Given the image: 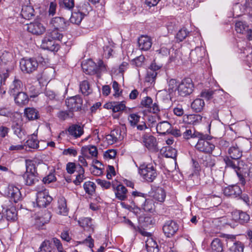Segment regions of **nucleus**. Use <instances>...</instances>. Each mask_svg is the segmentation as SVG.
I'll list each match as a JSON object with an SVG mask.
<instances>
[{"instance_id":"nucleus-1","label":"nucleus","mask_w":252,"mask_h":252,"mask_svg":"<svg viewBox=\"0 0 252 252\" xmlns=\"http://www.w3.org/2000/svg\"><path fill=\"white\" fill-rule=\"evenodd\" d=\"M161 66L157 65L155 63H153L148 69L147 75L145 77L144 85L146 87L144 89L143 93H148L154 94L155 89L150 87L155 83V81L157 75V71L159 70Z\"/></svg>"},{"instance_id":"nucleus-2","label":"nucleus","mask_w":252,"mask_h":252,"mask_svg":"<svg viewBox=\"0 0 252 252\" xmlns=\"http://www.w3.org/2000/svg\"><path fill=\"white\" fill-rule=\"evenodd\" d=\"M194 136L198 138L195 146L197 150L205 154H211L214 150L215 146L210 141L209 135L201 133H196Z\"/></svg>"},{"instance_id":"nucleus-3","label":"nucleus","mask_w":252,"mask_h":252,"mask_svg":"<svg viewBox=\"0 0 252 252\" xmlns=\"http://www.w3.org/2000/svg\"><path fill=\"white\" fill-rule=\"evenodd\" d=\"M132 195L134 197V201L142 209L146 212H152L154 210V201L152 199L146 198L147 194L137 191H134L132 192Z\"/></svg>"},{"instance_id":"nucleus-4","label":"nucleus","mask_w":252,"mask_h":252,"mask_svg":"<svg viewBox=\"0 0 252 252\" xmlns=\"http://www.w3.org/2000/svg\"><path fill=\"white\" fill-rule=\"evenodd\" d=\"M82 68L84 72L89 75L98 74L106 69L105 65L101 60H99L96 64L92 60H88L82 63Z\"/></svg>"},{"instance_id":"nucleus-5","label":"nucleus","mask_w":252,"mask_h":252,"mask_svg":"<svg viewBox=\"0 0 252 252\" xmlns=\"http://www.w3.org/2000/svg\"><path fill=\"white\" fill-rule=\"evenodd\" d=\"M139 173L148 182H153L158 175L156 167L152 164H143L140 165Z\"/></svg>"},{"instance_id":"nucleus-6","label":"nucleus","mask_w":252,"mask_h":252,"mask_svg":"<svg viewBox=\"0 0 252 252\" xmlns=\"http://www.w3.org/2000/svg\"><path fill=\"white\" fill-rule=\"evenodd\" d=\"M223 161L225 163L226 167H229L235 170L239 179L240 184L243 186H245L246 181L243 175L241 174V168L239 167L240 162L239 159H234L230 157L225 156L223 158Z\"/></svg>"},{"instance_id":"nucleus-7","label":"nucleus","mask_w":252,"mask_h":252,"mask_svg":"<svg viewBox=\"0 0 252 252\" xmlns=\"http://www.w3.org/2000/svg\"><path fill=\"white\" fill-rule=\"evenodd\" d=\"M20 66L23 72L30 74L37 69L38 63L35 58H23L20 61Z\"/></svg>"},{"instance_id":"nucleus-8","label":"nucleus","mask_w":252,"mask_h":252,"mask_svg":"<svg viewBox=\"0 0 252 252\" xmlns=\"http://www.w3.org/2000/svg\"><path fill=\"white\" fill-rule=\"evenodd\" d=\"M52 198L49 194L48 190L42 189L37 191L36 194V203L39 207H46L52 201Z\"/></svg>"},{"instance_id":"nucleus-9","label":"nucleus","mask_w":252,"mask_h":252,"mask_svg":"<svg viewBox=\"0 0 252 252\" xmlns=\"http://www.w3.org/2000/svg\"><path fill=\"white\" fill-rule=\"evenodd\" d=\"M142 143L149 151L157 152L158 151V143L156 138L150 133H145L142 137Z\"/></svg>"},{"instance_id":"nucleus-10","label":"nucleus","mask_w":252,"mask_h":252,"mask_svg":"<svg viewBox=\"0 0 252 252\" xmlns=\"http://www.w3.org/2000/svg\"><path fill=\"white\" fill-rule=\"evenodd\" d=\"M65 103L69 110L73 112L81 109L82 99L79 95H73L66 98Z\"/></svg>"},{"instance_id":"nucleus-11","label":"nucleus","mask_w":252,"mask_h":252,"mask_svg":"<svg viewBox=\"0 0 252 252\" xmlns=\"http://www.w3.org/2000/svg\"><path fill=\"white\" fill-rule=\"evenodd\" d=\"M193 88L192 80L189 78H185L179 84L178 94H191Z\"/></svg>"},{"instance_id":"nucleus-12","label":"nucleus","mask_w":252,"mask_h":252,"mask_svg":"<svg viewBox=\"0 0 252 252\" xmlns=\"http://www.w3.org/2000/svg\"><path fill=\"white\" fill-rule=\"evenodd\" d=\"M225 238L227 240V245H230V243H233V245L230 246L229 249L232 252H243L244 244L240 241H235V236L232 235H226Z\"/></svg>"},{"instance_id":"nucleus-13","label":"nucleus","mask_w":252,"mask_h":252,"mask_svg":"<svg viewBox=\"0 0 252 252\" xmlns=\"http://www.w3.org/2000/svg\"><path fill=\"white\" fill-rule=\"evenodd\" d=\"M5 195L9 197L11 201L16 203L21 198V193L18 188L14 185H9L5 192Z\"/></svg>"},{"instance_id":"nucleus-14","label":"nucleus","mask_w":252,"mask_h":252,"mask_svg":"<svg viewBox=\"0 0 252 252\" xmlns=\"http://www.w3.org/2000/svg\"><path fill=\"white\" fill-rule=\"evenodd\" d=\"M27 30L33 34L41 35L45 32L46 28L42 24L35 21L27 25Z\"/></svg>"},{"instance_id":"nucleus-15","label":"nucleus","mask_w":252,"mask_h":252,"mask_svg":"<svg viewBox=\"0 0 252 252\" xmlns=\"http://www.w3.org/2000/svg\"><path fill=\"white\" fill-rule=\"evenodd\" d=\"M164 234L167 237L173 236L178 230L177 223L173 220L167 221L162 227Z\"/></svg>"},{"instance_id":"nucleus-16","label":"nucleus","mask_w":252,"mask_h":252,"mask_svg":"<svg viewBox=\"0 0 252 252\" xmlns=\"http://www.w3.org/2000/svg\"><path fill=\"white\" fill-rule=\"evenodd\" d=\"M235 30L238 33L245 35L249 40H252V30L243 22L238 21L236 23Z\"/></svg>"},{"instance_id":"nucleus-17","label":"nucleus","mask_w":252,"mask_h":252,"mask_svg":"<svg viewBox=\"0 0 252 252\" xmlns=\"http://www.w3.org/2000/svg\"><path fill=\"white\" fill-rule=\"evenodd\" d=\"M41 47L43 49L51 51H58L59 49V46L58 44H55V40L47 34H46L42 40Z\"/></svg>"},{"instance_id":"nucleus-18","label":"nucleus","mask_w":252,"mask_h":252,"mask_svg":"<svg viewBox=\"0 0 252 252\" xmlns=\"http://www.w3.org/2000/svg\"><path fill=\"white\" fill-rule=\"evenodd\" d=\"M140 104L142 107L147 108L150 112L156 113L159 111L158 105L156 103L153 104L152 99L148 96L143 98Z\"/></svg>"},{"instance_id":"nucleus-19","label":"nucleus","mask_w":252,"mask_h":252,"mask_svg":"<svg viewBox=\"0 0 252 252\" xmlns=\"http://www.w3.org/2000/svg\"><path fill=\"white\" fill-rule=\"evenodd\" d=\"M67 131L70 135L77 139L80 137L83 134V126L79 124H72L68 127Z\"/></svg>"},{"instance_id":"nucleus-20","label":"nucleus","mask_w":252,"mask_h":252,"mask_svg":"<svg viewBox=\"0 0 252 252\" xmlns=\"http://www.w3.org/2000/svg\"><path fill=\"white\" fill-rule=\"evenodd\" d=\"M104 107L107 109H112L113 112L116 113L123 111L126 108V104L125 101H111L105 103Z\"/></svg>"},{"instance_id":"nucleus-21","label":"nucleus","mask_w":252,"mask_h":252,"mask_svg":"<svg viewBox=\"0 0 252 252\" xmlns=\"http://www.w3.org/2000/svg\"><path fill=\"white\" fill-rule=\"evenodd\" d=\"M223 193L226 196L237 197L242 194V190L237 185L229 186L224 189Z\"/></svg>"},{"instance_id":"nucleus-22","label":"nucleus","mask_w":252,"mask_h":252,"mask_svg":"<svg viewBox=\"0 0 252 252\" xmlns=\"http://www.w3.org/2000/svg\"><path fill=\"white\" fill-rule=\"evenodd\" d=\"M139 48L141 50L148 51L152 45L151 39L147 35H141L138 39Z\"/></svg>"},{"instance_id":"nucleus-23","label":"nucleus","mask_w":252,"mask_h":252,"mask_svg":"<svg viewBox=\"0 0 252 252\" xmlns=\"http://www.w3.org/2000/svg\"><path fill=\"white\" fill-rule=\"evenodd\" d=\"M50 24L54 29H60L61 31L66 29L67 27L66 22L65 19L61 17H56L51 20Z\"/></svg>"},{"instance_id":"nucleus-24","label":"nucleus","mask_w":252,"mask_h":252,"mask_svg":"<svg viewBox=\"0 0 252 252\" xmlns=\"http://www.w3.org/2000/svg\"><path fill=\"white\" fill-rule=\"evenodd\" d=\"M9 93L11 94H27V93L24 92L23 84L20 80H15L13 84L11 86Z\"/></svg>"},{"instance_id":"nucleus-25","label":"nucleus","mask_w":252,"mask_h":252,"mask_svg":"<svg viewBox=\"0 0 252 252\" xmlns=\"http://www.w3.org/2000/svg\"><path fill=\"white\" fill-rule=\"evenodd\" d=\"M227 157L234 159H239L242 156V150L237 144L231 146L228 150Z\"/></svg>"},{"instance_id":"nucleus-26","label":"nucleus","mask_w":252,"mask_h":252,"mask_svg":"<svg viewBox=\"0 0 252 252\" xmlns=\"http://www.w3.org/2000/svg\"><path fill=\"white\" fill-rule=\"evenodd\" d=\"M25 184L27 186H32L38 181L37 173H33L26 171L23 175Z\"/></svg>"},{"instance_id":"nucleus-27","label":"nucleus","mask_w":252,"mask_h":252,"mask_svg":"<svg viewBox=\"0 0 252 252\" xmlns=\"http://www.w3.org/2000/svg\"><path fill=\"white\" fill-rule=\"evenodd\" d=\"M202 118V116L198 114L184 115L183 121L188 124L195 125L201 122Z\"/></svg>"},{"instance_id":"nucleus-28","label":"nucleus","mask_w":252,"mask_h":252,"mask_svg":"<svg viewBox=\"0 0 252 252\" xmlns=\"http://www.w3.org/2000/svg\"><path fill=\"white\" fill-rule=\"evenodd\" d=\"M51 218L50 213L47 210H45L43 216H38L36 219L35 224L40 227L43 226L44 224L49 222Z\"/></svg>"},{"instance_id":"nucleus-29","label":"nucleus","mask_w":252,"mask_h":252,"mask_svg":"<svg viewBox=\"0 0 252 252\" xmlns=\"http://www.w3.org/2000/svg\"><path fill=\"white\" fill-rule=\"evenodd\" d=\"M171 128V125L167 121L159 123L156 127L157 132L160 134H165L169 133Z\"/></svg>"},{"instance_id":"nucleus-30","label":"nucleus","mask_w":252,"mask_h":252,"mask_svg":"<svg viewBox=\"0 0 252 252\" xmlns=\"http://www.w3.org/2000/svg\"><path fill=\"white\" fill-rule=\"evenodd\" d=\"M127 190L122 185H119L115 191L116 197L120 200H125L127 198Z\"/></svg>"},{"instance_id":"nucleus-31","label":"nucleus","mask_w":252,"mask_h":252,"mask_svg":"<svg viewBox=\"0 0 252 252\" xmlns=\"http://www.w3.org/2000/svg\"><path fill=\"white\" fill-rule=\"evenodd\" d=\"M146 247L148 252H159L157 242L151 237L148 238L146 241Z\"/></svg>"},{"instance_id":"nucleus-32","label":"nucleus","mask_w":252,"mask_h":252,"mask_svg":"<svg viewBox=\"0 0 252 252\" xmlns=\"http://www.w3.org/2000/svg\"><path fill=\"white\" fill-rule=\"evenodd\" d=\"M34 9L32 6L24 5L22 7L21 15L23 18L29 20L34 15Z\"/></svg>"},{"instance_id":"nucleus-33","label":"nucleus","mask_w":252,"mask_h":252,"mask_svg":"<svg viewBox=\"0 0 252 252\" xmlns=\"http://www.w3.org/2000/svg\"><path fill=\"white\" fill-rule=\"evenodd\" d=\"M204 54V49L200 47H197L190 52V57L194 62H197L202 59Z\"/></svg>"},{"instance_id":"nucleus-34","label":"nucleus","mask_w":252,"mask_h":252,"mask_svg":"<svg viewBox=\"0 0 252 252\" xmlns=\"http://www.w3.org/2000/svg\"><path fill=\"white\" fill-rule=\"evenodd\" d=\"M233 219L238 220L240 223H247L250 220L249 215L243 212H235L233 214Z\"/></svg>"},{"instance_id":"nucleus-35","label":"nucleus","mask_w":252,"mask_h":252,"mask_svg":"<svg viewBox=\"0 0 252 252\" xmlns=\"http://www.w3.org/2000/svg\"><path fill=\"white\" fill-rule=\"evenodd\" d=\"M24 114L29 120H34L39 118L38 112L33 108H25Z\"/></svg>"},{"instance_id":"nucleus-36","label":"nucleus","mask_w":252,"mask_h":252,"mask_svg":"<svg viewBox=\"0 0 252 252\" xmlns=\"http://www.w3.org/2000/svg\"><path fill=\"white\" fill-rule=\"evenodd\" d=\"M92 219L89 218H82L78 220V223L84 229L88 228L89 231L94 232V226L92 224Z\"/></svg>"},{"instance_id":"nucleus-37","label":"nucleus","mask_w":252,"mask_h":252,"mask_svg":"<svg viewBox=\"0 0 252 252\" xmlns=\"http://www.w3.org/2000/svg\"><path fill=\"white\" fill-rule=\"evenodd\" d=\"M211 252H223V245L219 238L214 239L211 244Z\"/></svg>"},{"instance_id":"nucleus-38","label":"nucleus","mask_w":252,"mask_h":252,"mask_svg":"<svg viewBox=\"0 0 252 252\" xmlns=\"http://www.w3.org/2000/svg\"><path fill=\"white\" fill-rule=\"evenodd\" d=\"M200 164L206 167L212 168L216 163L215 159L211 156L206 155L201 158Z\"/></svg>"},{"instance_id":"nucleus-39","label":"nucleus","mask_w":252,"mask_h":252,"mask_svg":"<svg viewBox=\"0 0 252 252\" xmlns=\"http://www.w3.org/2000/svg\"><path fill=\"white\" fill-rule=\"evenodd\" d=\"M5 215L7 221H14L17 219V211L14 207L7 209L5 211Z\"/></svg>"},{"instance_id":"nucleus-40","label":"nucleus","mask_w":252,"mask_h":252,"mask_svg":"<svg viewBox=\"0 0 252 252\" xmlns=\"http://www.w3.org/2000/svg\"><path fill=\"white\" fill-rule=\"evenodd\" d=\"M204 105V101L203 99L197 98L192 102L191 108L195 112H200L203 110Z\"/></svg>"},{"instance_id":"nucleus-41","label":"nucleus","mask_w":252,"mask_h":252,"mask_svg":"<svg viewBox=\"0 0 252 252\" xmlns=\"http://www.w3.org/2000/svg\"><path fill=\"white\" fill-rule=\"evenodd\" d=\"M179 84L175 79H170L168 81V92L169 94H178Z\"/></svg>"},{"instance_id":"nucleus-42","label":"nucleus","mask_w":252,"mask_h":252,"mask_svg":"<svg viewBox=\"0 0 252 252\" xmlns=\"http://www.w3.org/2000/svg\"><path fill=\"white\" fill-rule=\"evenodd\" d=\"M57 117L61 121H65L74 117V113L71 110L60 111L57 113Z\"/></svg>"},{"instance_id":"nucleus-43","label":"nucleus","mask_w":252,"mask_h":252,"mask_svg":"<svg viewBox=\"0 0 252 252\" xmlns=\"http://www.w3.org/2000/svg\"><path fill=\"white\" fill-rule=\"evenodd\" d=\"M92 10V7L90 3L87 1L81 2L78 6V11L84 16H86Z\"/></svg>"},{"instance_id":"nucleus-44","label":"nucleus","mask_w":252,"mask_h":252,"mask_svg":"<svg viewBox=\"0 0 252 252\" xmlns=\"http://www.w3.org/2000/svg\"><path fill=\"white\" fill-rule=\"evenodd\" d=\"M58 210L59 213L63 215H66L67 213V208L65 199L63 198H60L58 200Z\"/></svg>"},{"instance_id":"nucleus-45","label":"nucleus","mask_w":252,"mask_h":252,"mask_svg":"<svg viewBox=\"0 0 252 252\" xmlns=\"http://www.w3.org/2000/svg\"><path fill=\"white\" fill-rule=\"evenodd\" d=\"M84 16L78 11L72 12L70 21L71 23L75 24H79L82 21Z\"/></svg>"},{"instance_id":"nucleus-46","label":"nucleus","mask_w":252,"mask_h":252,"mask_svg":"<svg viewBox=\"0 0 252 252\" xmlns=\"http://www.w3.org/2000/svg\"><path fill=\"white\" fill-rule=\"evenodd\" d=\"M54 248L49 240L44 241L39 247V252H53Z\"/></svg>"},{"instance_id":"nucleus-47","label":"nucleus","mask_w":252,"mask_h":252,"mask_svg":"<svg viewBox=\"0 0 252 252\" xmlns=\"http://www.w3.org/2000/svg\"><path fill=\"white\" fill-rule=\"evenodd\" d=\"M15 103L20 106L28 104L29 101L28 95H16L14 97Z\"/></svg>"},{"instance_id":"nucleus-48","label":"nucleus","mask_w":252,"mask_h":252,"mask_svg":"<svg viewBox=\"0 0 252 252\" xmlns=\"http://www.w3.org/2000/svg\"><path fill=\"white\" fill-rule=\"evenodd\" d=\"M60 6L71 10L74 6V0H59Z\"/></svg>"},{"instance_id":"nucleus-49","label":"nucleus","mask_w":252,"mask_h":252,"mask_svg":"<svg viewBox=\"0 0 252 252\" xmlns=\"http://www.w3.org/2000/svg\"><path fill=\"white\" fill-rule=\"evenodd\" d=\"M26 146L31 148H37L38 147V141L36 139V135L34 133L26 141Z\"/></svg>"},{"instance_id":"nucleus-50","label":"nucleus","mask_w":252,"mask_h":252,"mask_svg":"<svg viewBox=\"0 0 252 252\" xmlns=\"http://www.w3.org/2000/svg\"><path fill=\"white\" fill-rule=\"evenodd\" d=\"M60 31H61L60 29H54L51 32H48L46 34L54 40H58L60 41L63 37V35Z\"/></svg>"},{"instance_id":"nucleus-51","label":"nucleus","mask_w":252,"mask_h":252,"mask_svg":"<svg viewBox=\"0 0 252 252\" xmlns=\"http://www.w3.org/2000/svg\"><path fill=\"white\" fill-rule=\"evenodd\" d=\"M182 135H183L184 138L189 139L190 138H196V137L194 136L195 134L200 133L195 131L192 133V130L190 129H187L186 127L182 126Z\"/></svg>"},{"instance_id":"nucleus-52","label":"nucleus","mask_w":252,"mask_h":252,"mask_svg":"<svg viewBox=\"0 0 252 252\" xmlns=\"http://www.w3.org/2000/svg\"><path fill=\"white\" fill-rule=\"evenodd\" d=\"M166 194L164 190L160 188H158L154 194V198L159 202H163L165 198Z\"/></svg>"},{"instance_id":"nucleus-53","label":"nucleus","mask_w":252,"mask_h":252,"mask_svg":"<svg viewBox=\"0 0 252 252\" xmlns=\"http://www.w3.org/2000/svg\"><path fill=\"white\" fill-rule=\"evenodd\" d=\"M80 90L84 94H90L92 93V90L87 81L82 82L80 84Z\"/></svg>"},{"instance_id":"nucleus-54","label":"nucleus","mask_w":252,"mask_h":252,"mask_svg":"<svg viewBox=\"0 0 252 252\" xmlns=\"http://www.w3.org/2000/svg\"><path fill=\"white\" fill-rule=\"evenodd\" d=\"M140 116L136 114H131L128 117V122L133 127H135L139 122Z\"/></svg>"},{"instance_id":"nucleus-55","label":"nucleus","mask_w":252,"mask_h":252,"mask_svg":"<svg viewBox=\"0 0 252 252\" xmlns=\"http://www.w3.org/2000/svg\"><path fill=\"white\" fill-rule=\"evenodd\" d=\"M84 189L86 192L89 194H93L95 191V185L94 183L88 181L84 184Z\"/></svg>"},{"instance_id":"nucleus-56","label":"nucleus","mask_w":252,"mask_h":252,"mask_svg":"<svg viewBox=\"0 0 252 252\" xmlns=\"http://www.w3.org/2000/svg\"><path fill=\"white\" fill-rule=\"evenodd\" d=\"M189 32L185 28L180 29L176 34V39L178 42L183 41L188 35Z\"/></svg>"},{"instance_id":"nucleus-57","label":"nucleus","mask_w":252,"mask_h":252,"mask_svg":"<svg viewBox=\"0 0 252 252\" xmlns=\"http://www.w3.org/2000/svg\"><path fill=\"white\" fill-rule=\"evenodd\" d=\"M25 162L27 169L26 171L32 172L33 173H37L36 166L34 165L32 160L26 159Z\"/></svg>"},{"instance_id":"nucleus-58","label":"nucleus","mask_w":252,"mask_h":252,"mask_svg":"<svg viewBox=\"0 0 252 252\" xmlns=\"http://www.w3.org/2000/svg\"><path fill=\"white\" fill-rule=\"evenodd\" d=\"M53 72L54 70L52 68H48L44 70L41 74V78L42 79H44L46 81L50 80L51 79L52 76V75Z\"/></svg>"},{"instance_id":"nucleus-59","label":"nucleus","mask_w":252,"mask_h":252,"mask_svg":"<svg viewBox=\"0 0 252 252\" xmlns=\"http://www.w3.org/2000/svg\"><path fill=\"white\" fill-rule=\"evenodd\" d=\"M77 165L74 162H68L66 166V170L67 172L70 174H72L76 171Z\"/></svg>"},{"instance_id":"nucleus-60","label":"nucleus","mask_w":252,"mask_h":252,"mask_svg":"<svg viewBox=\"0 0 252 252\" xmlns=\"http://www.w3.org/2000/svg\"><path fill=\"white\" fill-rule=\"evenodd\" d=\"M52 242L56 246L58 252H61L63 250V247L60 240L57 238H53Z\"/></svg>"},{"instance_id":"nucleus-61","label":"nucleus","mask_w":252,"mask_h":252,"mask_svg":"<svg viewBox=\"0 0 252 252\" xmlns=\"http://www.w3.org/2000/svg\"><path fill=\"white\" fill-rule=\"evenodd\" d=\"M96 182L98 185H100L102 188H104L106 189H108L110 188L111 186V183L109 182H108L105 180H103L101 179H97L96 180Z\"/></svg>"},{"instance_id":"nucleus-62","label":"nucleus","mask_w":252,"mask_h":252,"mask_svg":"<svg viewBox=\"0 0 252 252\" xmlns=\"http://www.w3.org/2000/svg\"><path fill=\"white\" fill-rule=\"evenodd\" d=\"M55 180L56 177L55 175L52 173H50L43 179V182L44 184H49L54 181Z\"/></svg>"},{"instance_id":"nucleus-63","label":"nucleus","mask_w":252,"mask_h":252,"mask_svg":"<svg viewBox=\"0 0 252 252\" xmlns=\"http://www.w3.org/2000/svg\"><path fill=\"white\" fill-rule=\"evenodd\" d=\"M113 50L111 47L108 45H105L103 47V55L106 58H109L111 56Z\"/></svg>"},{"instance_id":"nucleus-64","label":"nucleus","mask_w":252,"mask_h":252,"mask_svg":"<svg viewBox=\"0 0 252 252\" xmlns=\"http://www.w3.org/2000/svg\"><path fill=\"white\" fill-rule=\"evenodd\" d=\"M117 152L116 150L110 149L106 151L104 154V157L106 158H113L115 157Z\"/></svg>"}]
</instances>
